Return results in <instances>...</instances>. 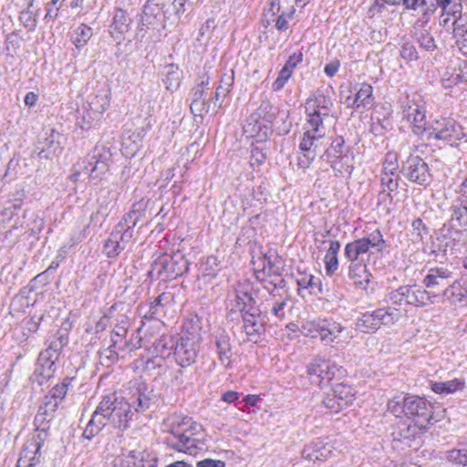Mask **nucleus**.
Returning <instances> with one entry per match:
<instances>
[{
    "mask_svg": "<svg viewBox=\"0 0 467 467\" xmlns=\"http://www.w3.org/2000/svg\"><path fill=\"white\" fill-rule=\"evenodd\" d=\"M251 264L257 282L273 296L283 298L275 302L272 313L280 320L284 319V309L287 306V300L290 299V294L287 282L283 277V260L275 252H265L261 246L255 244L251 249Z\"/></svg>",
    "mask_w": 467,
    "mask_h": 467,
    "instance_id": "f257e3e1",
    "label": "nucleus"
},
{
    "mask_svg": "<svg viewBox=\"0 0 467 467\" xmlns=\"http://www.w3.org/2000/svg\"><path fill=\"white\" fill-rule=\"evenodd\" d=\"M145 205L142 202H139L122 216L103 244V253L108 258L115 259L121 252L131 246L134 228L145 218Z\"/></svg>",
    "mask_w": 467,
    "mask_h": 467,
    "instance_id": "f03ea898",
    "label": "nucleus"
},
{
    "mask_svg": "<svg viewBox=\"0 0 467 467\" xmlns=\"http://www.w3.org/2000/svg\"><path fill=\"white\" fill-rule=\"evenodd\" d=\"M115 400H112L109 393L102 397L84 429L82 433L84 439L91 441L104 429L107 423H109L114 429L119 431H126L127 419L123 418L127 417V414H124V410L121 406L118 407L116 404L114 405L113 402H116Z\"/></svg>",
    "mask_w": 467,
    "mask_h": 467,
    "instance_id": "7ed1b4c3",
    "label": "nucleus"
},
{
    "mask_svg": "<svg viewBox=\"0 0 467 467\" xmlns=\"http://www.w3.org/2000/svg\"><path fill=\"white\" fill-rule=\"evenodd\" d=\"M185 418L182 422H172L170 435L165 438V443L171 449L190 455H195L204 449L203 429L201 424L189 422Z\"/></svg>",
    "mask_w": 467,
    "mask_h": 467,
    "instance_id": "20e7f679",
    "label": "nucleus"
},
{
    "mask_svg": "<svg viewBox=\"0 0 467 467\" xmlns=\"http://www.w3.org/2000/svg\"><path fill=\"white\" fill-rule=\"evenodd\" d=\"M114 405L124 410V414H127L126 430L130 427V422L138 420L139 414H142L150 410L157 403V396L153 389L149 388L145 383H140L136 388L133 394L126 400L124 397L118 396L116 392L109 393ZM125 419V417L123 418Z\"/></svg>",
    "mask_w": 467,
    "mask_h": 467,
    "instance_id": "39448f33",
    "label": "nucleus"
},
{
    "mask_svg": "<svg viewBox=\"0 0 467 467\" xmlns=\"http://www.w3.org/2000/svg\"><path fill=\"white\" fill-rule=\"evenodd\" d=\"M188 269L189 262L182 252L163 253L153 260L148 276L166 282L182 276Z\"/></svg>",
    "mask_w": 467,
    "mask_h": 467,
    "instance_id": "423d86ee",
    "label": "nucleus"
},
{
    "mask_svg": "<svg viewBox=\"0 0 467 467\" xmlns=\"http://www.w3.org/2000/svg\"><path fill=\"white\" fill-rule=\"evenodd\" d=\"M333 108V101L322 90L315 91L305 102L307 116L306 125L313 127L319 136H325L324 119L328 118Z\"/></svg>",
    "mask_w": 467,
    "mask_h": 467,
    "instance_id": "0eeeda50",
    "label": "nucleus"
},
{
    "mask_svg": "<svg viewBox=\"0 0 467 467\" xmlns=\"http://www.w3.org/2000/svg\"><path fill=\"white\" fill-rule=\"evenodd\" d=\"M112 155L109 147L97 144L85 159L78 162L79 169H82L89 180L99 181L109 171L113 163Z\"/></svg>",
    "mask_w": 467,
    "mask_h": 467,
    "instance_id": "6e6552de",
    "label": "nucleus"
},
{
    "mask_svg": "<svg viewBox=\"0 0 467 467\" xmlns=\"http://www.w3.org/2000/svg\"><path fill=\"white\" fill-rule=\"evenodd\" d=\"M392 304L401 305L403 303L416 307H423L435 304L440 299V294L429 292L418 285H401L389 295Z\"/></svg>",
    "mask_w": 467,
    "mask_h": 467,
    "instance_id": "1a4fd4ad",
    "label": "nucleus"
},
{
    "mask_svg": "<svg viewBox=\"0 0 467 467\" xmlns=\"http://www.w3.org/2000/svg\"><path fill=\"white\" fill-rule=\"evenodd\" d=\"M384 248L385 240L380 231L377 230L368 237L348 243L344 248V255L348 263H365V256H368L372 249L382 252Z\"/></svg>",
    "mask_w": 467,
    "mask_h": 467,
    "instance_id": "9d476101",
    "label": "nucleus"
},
{
    "mask_svg": "<svg viewBox=\"0 0 467 467\" xmlns=\"http://www.w3.org/2000/svg\"><path fill=\"white\" fill-rule=\"evenodd\" d=\"M210 77L202 74L196 80V84L191 89L190 110L194 118H200L202 120L203 116L211 110L216 112L213 109V92H210Z\"/></svg>",
    "mask_w": 467,
    "mask_h": 467,
    "instance_id": "9b49d317",
    "label": "nucleus"
},
{
    "mask_svg": "<svg viewBox=\"0 0 467 467\" xmlns=\"http://www.w3.org/2000/svg\"><path fill=\"white\" fill-rule=\"evenodd\" d=\"M400 310L395 307L379 308L371 313H365L356 323V328L362 333L378 330L382 325H393L400 318Z\"/></svg>",
    "mask_w": 467,
    "mask_h": 467,
    "instance_id": "f8f14e48",
    "label": "nucleus"
},
{
    "mask_svg": "<svg viewBox=\"0 0 467 467\" xmlns=\"http://www.w3.org/2000/svg\"><path fill=\"white\" fill-rule=\"evenodd\" d=\"M464 137L462 127L455 119L441 118L432 122L427 139L443 140L453 146L457 145Z\"/></svg>",
    "mask_w": 467,
    "mask_h": 467,
    "instance_id": "ddd939ff",
    "label": "nucleus"
},
{
    "mask_svg": "<svg viewBox=\"0 0 467 467\" xmlns=\"http://www.w3.org/2000/svg\"><path fill=\"white\" fill-rule=\"evenodd\" d=\"M405 416L418 426L429 428L432 424V407L423 398L408 396L405 397Z\"/></svg>",
    "mask_w": 467,
    "mask_h": 467,
    "instance_id": "4468645a",
    "label": "nucleus"
},
{
    "mask_svg": "<svg viewBox=\"0 0 467 467\" xmlns=\"http://www.w3.org/2000/svg\"><path fill=\"white\" fill-rule=\"evenodd\" d=\"M253 285L249 280L239 281L235 286V306L241 313L242 318L256 317L262 314L255 299L252 296Z\"/></svg>",
    "mask_w": 467,
    "mask_h": 467,
    "instance_id": "2eb2a0df",
    "label": "nucleus"
},
{
    "mask_svg": "<svg viewBox=\"0 0 467 467\" xmlns=\"http://www.w3.org/2000/svg\"><path fill=\"white\" fill-rule=\"evenodd\" d=\"M200 342L189 337H175L173 357L182 368L193 364L200 351Z\"/></svg>",
    "mask_w": 467,
    "mask_h": 467,
    "instance_id": "dca6fc26",
    "label": "nucleus"
},
{
    "mask_svg": "<svg viewBox=\"0 0 467 467\" xmlns=\"http://www.w3.org/2000/svg\"><path fill=\"white\" fill-rule=\"evenodd\" d=\"M338 372L339 368L336 363L321 358H315L306 368L312 383L319 386L330 383Z\"/></svg>",
    "mask_w": 467,
    "mask_h": 467,
    "instance_id": "f3484780",
    "label": "nucleus"
},
{
    "mask_svg": "<svg viewBox=\"0 0 467 467\" xmlns=\"http://www.w3.org/2000/svg\"><path fill=\"white\" fill-rule=\"evenodd\" d=\"M401 172L412 182L420 185L428 184L431 173L427 163L419 156L410 155L402 164Z\"/></svg>",
    "mask_w": 467,
    "mask_h": 467,
    "instance_id": "a211bd4d",
    "label": "nucleus"
},
{
    "mask_svg": "<svg viewBox=\"0 0 467 467\" xmlns=\"http://www.w3.org/2000/svg\"><path fill=\"white\" fill-rule=\"evenodd\" d=\"M319 337L320 340L332 347L343 346L348 344L351 337L344 334L345 327L340 324L333 320H320Z\"/></svg>",
    "mask_w": 467,
    "mask_h": 467,
    "instance_id": "6ab92c4d",
    "label": "nucleus"
},
{
    "mask_svg": "<svg viewBox=\"0 0 467 467\" xmlns=\"http://www.w3.org/2000/svg\"><path fill=\"white\" fill-rule=\"evenodd\" d=\"M453 279V271L451 267L436 266L428 270V274L423 278L422 284L429 292L439 294L438 291L449 286Z\"/></svg>",
    "mask_w": 467,
    "mask_h": 467,
    "instance_id": "aec40b11",
    "label": "nucleus"
},
{
    "mask_svg": "<svg viewBox=\"0 0 467 467\" xmlns=\"http://www.w3.org/2000/svg\"><path fill=\"white\" fill-rule=\"evenodd\" d=\"M212 348L215 350L221 365L229 369L233 366V346L231 337L224 330L216 332L211 340Z\"/></svg>",
    "mask_w": 467,
    "mask_h": 467,
    "instance_id": "412c9836",
    "label": "nucleus"
},
{
    "mask_svg": "<svg viewBox=\"0 0 467 467\" xmlns=\"http://www.w3.org/2000/svg\"><path fill=\"white\" fill-rule=\"evenodd\" d=\"M109 216V212L106 207L99 206L96 212H93L89 217V223L87 224L79 233L75 234L70 239V245H76L82 242L90 234V228L94 234L102 227Z\"/></svg>",
    "mask_w": 467,
    "mask_h": 467,
    "instance_id": "4be33fe9",
    "label": "nucleus"
},
{
    "mask_svg": "<svg viewBox=\"0 0 467 467\" xmlns=\"http://www.w3.org/2000/svg\"><path fill=\"white\" fill-rule=\"evenodd\" d=\"M313 127L306 125V131L300 142L299 149L303 156L298 157L297 165L305 169L309 166L310 162L314 160L316 153L312 150L315 140L321 139L324 136H319Z\"/></svg>",
    "mask_w": 467,
    "mask_h": 467,
    "instance_id": "5701e85b",
    "label": "nucleus"
},
{
    "mask_svg": "<svg viewBox=\"0 0 467 467\" xmlns=\"http://www.w3.org/2000/svg\"><path fill=\"white\" fill-rule=\"evenodd\" d=\"M45 135L44 140H40L36 147V149L39 150L37 155L41 159L49 160L61 153L62 147L60 138L62 135L54 129L46 131Z\"/></svg>",
    "mask_w": 467,
    "mask_h": 467,
    "instance_id": "b1692460",
    "label": "nucleus"
},
{
    "mask_svg": "<svg viewBox=\"0 0 467 467\" xmlns=\"http://www.w3.org/2000/svg\"><path fill=\"white\" fill-rule=\"evenodd\" d=\"M244 134L249 138H254L257 142L265 141L271 134V126L258 119V117L250 114L246 119L244 127Z\"/></svg>",
    "mask_w": 467,
    "mask_h": 467,
    "instance_id": "393cba45",
    "label": "nucleus"
},
{
    "mask_svg": "<svg viewBox=\"0 0 467 467\" xmlns=\"http://www.w3.org/2000/svg\"><path fill=\"white\" fill-rule=\"evenodd\" d=\"M46 354H39L35 365L31 379L39 386L47 383L55 375L57 367L53 360L47 359Z\"/></svg>",
    "mask_w": 467,
    "mask_h": 467,
    "instance_id": "a878e982",
    "label": "nucleus"
},
{
    "mask_svg": "<svg viewBox=\"0 0 467 467\" xmlns=\"http://www.w3.org/2000/svg\"><path fill=\"white\" fill-rule=\"evenodd\" d=\"M333 447L328 442H324L321 439H317L305 446L302 451L304 459L311 462H323L328 459L333 451Z\"/></svg>",
    "mask_w": 467,
    "mask_h": 467,
    "instance_id": "bb28decb",
    "label": "nucleus"
},
{
    "mask_svg": "<svg viewBox=\"0 0 467 467\" xmlns=\"http://www.w3.org/2000/svg\"><path fill=\"white\" fill-rule=\"evenodd\" d=\"M467 232L466 231H455L451 242L446 244L445 252H450L451 254H455L459 257L462 264V267L467 270Z\"/></svg>",
    "mask_w": 467,
    "mask_h": 467,
    "instance_id": "cd10ccee",
    "label": "nucleus"
},
{
    "mask_svg": "<svg viewBox=\"0 0 467 467\" xmlns=\"http://www.w3.org/2000/svg\"><path fill=\"white\" fill-rule=\"evenodd\" d=\"M234 84V70L223 73L219 84L215 87V91L213 92V109H220L223 106V99L230 94Z\"/></svg>",
    "mask_w": 467,
    "mask_h": 467,
    "instance_id": "c85d7f7f",
    "label": "nucleus"
},
{
    "mask_svg": "<svg viewBox=\"0 0 467 467\" xmlns=\"http://www.w3.org/2000/svg\"><path fill=\"white\" fill-rule=\"evenodd\" d=\"M440 298L449 300L452 304L463 303L467 305V279L452 282L442 290Z\"/></svg>",
    "mask_w": 467,
    "mask_h": 467,
    "instance_id": "c756f323",
    "label": "nucleus"
},
{
    "mask_svg": "<svg viewBox=\"0 0 467 467\" xmlns=\"http://www.w3.org/2000/svg\"><path fill=\"white\" fill-rule=\"evenodd\" d=\"M348 276L356 287L366 290L371 280V274L365 263H349Z\"/></svg>",
    "mask_w": 467,
    "mask_h": 467,
    "instance_id": "7c9ffc66",
    "label": "nucleus"
},
{
    "mask_svg": "<svg viewBox=\"0 0 467 467\" xmlns=\"http://www.w3.org/2000/svg\"><path fill=\"white\" fill-rule=\"evenodd\" d=\"M131 18L126 10L122 8H115L112 23L110 27L112 29L111 36L116 38H121L122 36L130 30L131 25Z\"/></svg>",
    "mask_w": 467,
    "mask_h": 467,
    "instance_id": "2f4dec72",
    "label": "nucleus"
},
{
    "mask_svg": "<svg viewBox=\"0 0 467 467\" xmlns=\"http://www.w3.org/2000/svg\"><path fill=\"white\" fill-rule=\"evenodd\" d=\"M174 339L173 336L162 335L152 342L149 352L165 359L173 354Z\"/></svg>",
    "mask_w": 467,
    "mask_h": 467,
    "instance_id": "473e14b6",
    "label": "nucleus"
},
{
    "mask_svg": "<svg viewBox=\"0 0 467 467\" xmlns=\"http://www.w3.org/2000/svg\"><path fill=\"white\" fill-rule=\"evenodd\" d=\"M427 429L428 428H421L410 420H406L399 423L392 435L394 437V441H412Z\"/></svg>",
    "mask_w": 467,
    "mask_h": 467,
    "instance_id": "72a5a7b5",
    "label": "nucleus"
},
{
    "mask_svg": "<svg viewBox=\"0 0 467 467\" xmlns=\"http://www.w3.org/2000/svg\"><path fill=\"white\" fill-rule=\"evenodd\" d=\"M243 329L249 340L256 342L265 332L264 318L262 314L256 317H243Z\"/></svg>",
    "mask_w": 467,
    "mask_h": 467,
    "instance_id": "f704fd0d",
    "label": "nucleus"
},
{
    "mask_svg": "<svg viewBox=\"0 0 467 467\" xmlns=\"http://www.w3.org/2000/svg\"><path fill=\"white\" fill-rule=\"evenodd\" d=\"M467 203L462 200H456L452 202L449 209L450 220L451 227H467Z\"/></svg>",
    "mask_w": 467,
    "mask_h": 467,
    "instance_id": "c9c22d12",
    "label": "nucleus"
},
{
    "mask_svg": "<svg viewBox=\"0 0 467 467\" xmlns=\"http://www.w3.org/2000/svg\"><path fill=\"white\" fill-rule=\"evenodd\" d=\"M128 457L134 467H157L159 462L156 453L148 450L130 451Z\"/></svg>",
    "mask_w": 467,
    "mask_h": 467,
    "instance_id": "e433bc0d",
    "label": "nucleus"
},
{
    "mask_svg": "<svg viewBox=\"0 0 467 467\" xmlns=\"http://www.w3.org/2000/svg\"><path fill=\"white\" fill-rule=\"evenodd\" d=\"M58 406L59 404H57V401H52L51 400L45 398L43 403L39 406L34 423L49 425V422L55 417Z\"/></svg>",
    "mask_w": 467,
    "mask_h": 467,
    "instance_id": "4c0bfd02",
    "label": "nucleus"
},
{
    "mask_svg": "<svg viewBox=\"0 0 467 467\" xmlns=\"http://www.w3.org/2000/svg\"><path fill=\"white\" fill-rule=\"evenodd\" d=\"M380 182L382 191L379 192V198L382 202L387 199L392 201L391 192L399 187V174L397 172H381Z\"/></svg>",
    "mask_w": 467,
    "mask_h": 467,
    "instance_id": "58836bf2",
    "label": "nucleus"
},
{
    "mask_svg": "<svg viewBox=\"0 0 467 467\" xmlns=\"http://www.w3.org/2000/svg\"><path fill=\"white\" fill-rule=\"evenodd\" d=\"M373 88L371 85L362 83L357 90L355 98L350 105L352 109H359L360 107L366 109L373 104Z\"/></svg>",
    "mask_w": 467,
    "mask_h": 467,
    "instance_id": "ea45409f",
    "label": "nucleus"
},
{
    "mask_svg": "<svg viewBox=\"0 0 467 467\" xmlns=\"http://www.w3.org/2000/svg\"><path fill=\"white\" fill-rule=\"evenodd\" d=\"M202 328V318L198 315H190L183 323L182 337H189L201 341Z\"/></svg>",
    "mask_w": 467,
    "mask_h": 467,
    "instance_id": "a19ab883",
    "label": "nucleus"
},
{
    "mask_svg": "<svg viewBox=\"0 0 467 467\" xmlns=\"http://www.w3.org/2000/svg\"><path fill=\"white\" fill-rule=\"evenodd\" d=\"M401 108L403 117L411 116L413 113L425 111V101L420 94H408Z\"/></svg>",
    "mask_w": 467,
    "mask_h": 467,
    "instance_id": "79ce46f5",
    "label": "nucleus"
},
{
    "mask_svg": "<svg viewBox=\"0 0 467 467\" xmlns=\"http://www.w3.org/2000/svg\"><path fill=\"white\" fill-rule=\"evenodd\" d=\"M40 449L32 443L30 441H26L24 444L23 450L20 452V457L17 461L16 467H20L21 463L29 462L25 467H35L38 462L40 457Z\"/></svg>",
    "mask_w": 467,
    "mask_h": 467,
    "instance_id": "37998d69",
    "label": "nucleus"
},
{
    "mask_svg": "<svg viewBox=\"0 0 467 467\" xmlns=\"http://www.w3.org/2000/svg\"><path fill=\"white\" fill-rule=\"evenodd\" d=\"M93 35V29L86 24H80L77 26L70 36L71 43L78 49L84 47Z\"/></svg>",
    "mask_w": 467,
    "mask_h": 467,
    "instance_id": "c03bdc74",
    "label": "nucleus"
},
{
    "mask_svg": "<svg viewBox=\"0 0 467 467\" xmlns=\"http://www.w3.org/2000/svg\"><path fill=\"white\" fill-rule=\"evenodd\" d=\"M465 387V380L461 378H456L451 380L444 382L431 383V389L437 394H451L457 390H462Z\"/></svg>",
    "mask_w": 467,
    "mask_h": 467,
    "instance_id": "a18cd8bd",
    "label": "nucleus"
},
{
    "mask_svg": "<svg viewBox=\"0 0 467 467\" xmlns=\"http://www.w3.org/2000/svg\"><path fill=\"white\" fill-rule=\"evenodd\" d=\"M68 339L66 335H59L50 341L48 347L39 354L47 353V359L53 360L55 363L59 359L63 348L67 344Z\"/></svg>",
    "mask_w": 467,
    "mask_h": 467,
    "instance_id": "49530a36",
    "label": "nucleus"
},
{
    "mask_svg": "<svg viewBox=\"0 0 467 467\" xmlns=\"http://www.w3.org/2000/svg\"><path fill=\"white\" fill-rule=\"evenodd\" d=\"M332 389L334 393H336V397H337L339 402L345 407L352 404L355 400L356 391L350 385L340 382L333 385Z\"/></svg>",
    "mask_w": 467,
    "mask_h": 467,
    "instance_id": "de8ad7c7",
    "label": "nucleus"
},
{
    "mask_svg": "<svg viewBox=\"0 0 467 467\" xmlns=\"http://www.w3.org/2000/svg\"><path fill=\"white\" fill-rule=\"evenodd\" d=\"M161 6L146 2L142 6V25H157L163 12Z\"/></svg>",
    "mask_w": 467,
    "mask_h": 467,
    "instance_id": "09e8293b",
    "label": "nucleus"
},
{
    "mask_svg": "<svg viewBox=\"0 0 467 467\" xmlns=\"http://www.w3.org/2000/svg\"><path fill=\"white\" fill-rule=\"evenodd\" d=\"M163 83L166 89L173 92L177 90L181 85V77L179 67L175 64H169L165 67V78Z\"/></svg>",
    "mask_w": 467,
    "mask_h": 467,
    "instance_id": "8fccbe9b",
    "label": "nucleus"
},
{
    "mask_svg": "<svg viewBox=\"0 0 467 467\" xmlns=\"http://www.w3.org/2000/svg\"><path fill=\"white\" fill-rule=\"evenodd\" d=\"M221 262L213 255L207 256L200 264V273L202 277L214 278L221 270Z\"/></svg>",
    "mask_w": 467,
    "mask_h": 467,
    "instance_id": "3c124183",
    "label": "nucleus"
},
{
    "mask_svg": "<svg viewBox=\"0 0 467 467\" xmlns=\"http://www.w3.org/2000/svg\"><path fill=\"white\" fill-rule=\"evenodd\" d=\"M110 103V89L107 87L100 90V92L91 99V109L99 113H103Z\"/></svg>",
    "mask_w": 467,
    "mask_h": 467,
    "instance_id": "603ef678",
    "label": "nucleus"
},
{
    "mask_svg": "<svg viewBox=\"0 0 467 467\" xmlns=\"http://www.w3.org/2000/svg\"><path fill=\"white\" fill-rule=\"evenodd\" d=\"M452 25L457 46L463 53H467V23L462 24L461 20L454 19Z\"/></svg>",
    "mask_w": 467,
    "mask_h": 467,
    "instance_id": "864d4df0",
    "label": "nucleus"
},
{
    "mask_svg": "<svg viewBox=\"0 0 467 467\" xmlns=\"http://www.w3.org/2000/svg\"><path fill=\"white\" fill-rule=\"evenodd\" d=\"M72 380V378H65L61 383L54 386L45 398L59 404L65 399Z\"/></svg>",
    "mask_w": 467,
    "mask_h": 467,
    "instance_id": "5fc2aeb1",
    "label": "nucleus"
},
{
    "mask_svg": "<svg viewBox=\"0 0 467 467\" xmlns=\"http://www.w3.org/2000/svg\"><path fill=\"white\" fill-rule=\"evenodd\" d=\"M273 105L268 100H263L259 107L252 113L254 116L258 117L261 120L271 125L275 119V112Z\"/></svg>",
    "mask_w": 467,
    "mask_h": 467,
    "instance_id": "6e6d98bb",
    "label": "nucleus"
},
{
    "mask_svg": "<svg viewBox=\"0 0 467 467\" xmlns=\"http://www.w3.org/2000/svg\"><path fill=\"white\" fill-rule=\"evenodd\" d=\"M426 111L413 113L404 117L411 125L412 131L416 135H421L426 131Z\"/></svg>",
    "mask_w": 467,
    "mask_h": 467,
    "instance_id": "4d7b16f0",
    "label": "nucleus"
},
{
    "mask_svg": "<svg viewBox=\"0 0 467 467\" xmlns=\"http://www.w3.org/2000/svg\"><path fill=\"white\" fill-rule=\"evenodd\" d=\"M415 36L420 47L426 51H433L437 46L433 36L425 28L417 29Z\"/></svg>",
    "mask_w": 467,
    "mask_h": 467,
    "instance_id": "13d9d810",
    "label": "nucleus"
},
{
    "mask_svg": "<svg viewBox=\"0 0 467 467\" xmlns=\"http://www.w3.org/2000/svg\"><path fill=\"white\" fill-rule=\"evenodd\" d=\"M292 76V56H290L284 67L279 72L278 78L273 83V89L280 90Z\"/></svg>",
    "mask_w": 467,
    "mask_h": 467,
    "instance_id": "bf43d9fd",
    "label": "nucleus"
},
{
    "mask_svg": "<svg viewBox=\"0 0 467 467\" xmlns=\"http://www.w3.org/2000/svg\"><path fill=\"white\" fill-rule=\"evenodd\" d=\"M99 363L105 368H110L115 363H117L119 358V352L116 351L115 348L111 347V345H109L105 349L99 351Z\"/></svg>",
    "mask_w": 467,
    "mask_h": 467,
    "instance_id": "052dcab7",
    "label": "nucleus"
},
{
    "mask_svg": "<svg viewBox=\"0 0 467 467\" xmlns=\"http://www.w3.org/2000/svg\"><path fill=\"white\" fill-rule=\"evenodd\" d=\"M276 124L281 122L277 126L278 133L280 135H285L288 134L291 128H292V119H290V113L289 110L281 109L278 111L276 117Z\"/></svg>",
    "mask_w": 467,
    "mask_h": 467,
    "instance_id": "680f3d73",
    "label": "nucleus"
},
{
    "mask_svg": "<svg viewBox=\"0 0 467 467\" xmlns=\"http://www.w3.org/2000/svg\"><path fill=\"white\" fill-rule=\"evenodd\" d=\"M437 4L446 14H452L453 17L462 14V0H436Z\"/></svg>",
    "mask_w": 467,
    "mask_h": 467,
    "instance_id": "e2e57ef3",
    "label": "nucleus"
},
{
    "mask_svg": "<svg viewBox=\"0 0 467 467\" xmlns=\"http://www.w3.org/2000/svg\"><path fill=\"white\" fill-rule=\"evenodd\" d=\"M121 305V303H114L109 308L108 313L104 314L95 324L94 333L99 334L103 332L110 323V315L113 314L115 310H117L118 306Z\"/></svg>",
    "mask_w": 467,
    "mask_h": 467,
    "instance_id": "0e129e2a",
    "label": "nucleus"
},
{
    "mask_svg": "<svg viewBox=\"0 0 467 467\" xmlns=\"http://www.w3.org/2000/svg\"><path fill=\"white\" fill-rule=\"evenodd\" d=\"M36 425V433L33 434L32 438L29 440L32 443H34L36 448L41 449L45 441L47 438V431L49 429V425L44 424H35Z\"/></svg>",
    "mask_w": 467,
    "mask_h": 467,
    "instance_id": "69168bd1",
    "label": "nucleus"
},
{
    "mask_svg": "<svg viewBox=\"0 0 467 467\" xmlns=\"http://www.w3.org/2000/svg\"><path fill=\"white\" fill-rule=\"evenodd\" d=\"M19 21L28 31H35L37 23L36 17L28 8L20 12Z\"/></svg>",
    "mask_w": 467,
    "mask_h": 467,
    "instance_id": "338daca9",
    "label": "nucleus"
},
{
    "mask_svg": "<svg viewBox=\"0 0 467 467\" xmlns=\"http://www.w3.org/2000/svg\"><path fill=\"white\" fill-rule=\"evenodd\" d=\"M399 168L398 155L396 152L389 151L385 155L381 172H397Z\"/></svg>",
    "mask_w": 467,
    "mask_h": 467,
    "instance_id": "774afa93",
    "label": "nucleus"
}]
</instances>
